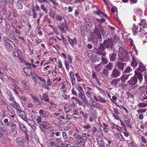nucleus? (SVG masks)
Instances as JSON below:
<instances>
[{
    "label": "nucleus",
    "mask_w": 147,
    "mask_h": 147,
    "mask_svg": "<svg viewBox=\"0 0 147 147\" xmlns=\"http://www.w3.org/2000/svg\"><path fill=\"white\" fill-rule=\"evenodd\" d=\"M138 79L140 84H141L143 79L142 74L140 72H135L134 76L128 81L129 84L131 85H135L138 82Z\"/></svg>",
    "instance_id": "obj_1"
},
{
    "label": "nucleus",
    "mask_w": 147,
    "mask_h": 147,
    "mask_svg": "<svg viewBox=\"0 0 147 147\" xmlns=\"http://www.w3.org/2000/svg\"><path fill=\"white\" fill-rule=\"evenodd\" d=\"M32 11L30 10H26L25 11V14L30 16H32V18L34 19L37 16V13L36 11H40V7L38 5L36 4L35 5V7L33 5L32 6Z\"/></svg>",
    "instance_id": "obj_2"
},
{
    "label": "nucleus",
    "mask_w": 147,
    "mask_h": 147,
    "mask_svg": "<svg viewBox=\"0 0 147 147\" xmlns=\"http://www.w3.org/2000/svg\"><path fill=\"white\" fill-rule=\"evenodd\" d=\"M25 65L28 67V68H36L38 66V64L39 63V61L37 60L34 62V61L33 59H31L30 60V63L28 62L27 61H24Z\"/></svg>",
    "instance_id": "obj_3"
},
{
    "label": "nucleus",
    "mask_w": 147,
    "mask_h": 147,
    "mask_svg": "<svg viewBox=\"0 0 147 147\" xmlns=\"http://www.w3.org/2000/svg\"><path fill=\"white\" fill-rule=\"evenodd\" d=\"M76 143L74 144L75 147H84L85 146V143L87 141L86 139L82 138V137H78L76 139Z\"/></svg>",
    "instance_id": "obj_4"
},
{
    "label": "nucleus",
    "mask_w": 147,
    "mask_h": 147,
    "mask_svg": "<svg viewBox=\"0 0 147 147\" xmlns=\"http://www.w3.org/2000/svg\"><path fill=\"white\" fill-rule=\"evenodd\" d=\"M139 25L142 29V35H145L147 34L146 30H147V23L145 19L142 20L140 23Z\"/></svg>",
    "instance_id": "obj_5"
},
{
    "label": "nucleus",
    "mask_w": 147,
    "mask_h": 147,
    "mask_svg": "<svg viewBox=\"0 0 147 147\" xmlns=\"http://www.w3.org/2000/svg\"><path fill=\"white\" fill-rule=\"evenodd\" d=\"M103 45L104 47L107 48H110L112 50H113L115 48L113 40L108 39V40H105L103 42Z\"/></svg>",
    "instance_id": "obj_6"
},
{
    "label": "nucleus",
    "mask_w": 147,
    "mask_h": 147,
    "mask_svg": "<svg viewBox=\"0 0 147 147\" xmlns=\"http://www.w3.org/2000/svg\"><path fill=\"white\" fill-rule=\"evenodd\" d=\"M139 24L138 25H136L134 24L133 25V27L132 28V30L134 35H136L140 32L142 35V30Z\"/></svg>",
    "instance_id": "obj_7"
},
{
    "label": "nucleus",
    "mask_w": 147,
    "mask_h": 147,
    "mask_svg": "<svg viewBox=\"0 0 147 147\" xmlns=\"http://www.w3.org/2000/svg\"><path fill=\"white\" fill-rule=\"evenodd\" d=\"M39 127L42 131H44L45 129H48L51 127V124L50 123L46 121H43L42 123L40 125Z\"/></svg>",
    "instance_id": "obj_8"
},
{
    "label": "nucleus",
    "mask_w": 147,
    "mask_h": 147,
    "mask_svg": "<svg viewBox=\"0 0 147 147\" xmlns=\"http://www.w3.org/2000/svg\"><path fill=\"white\" fill-rule=\"evenodd\" d=\"M19 16V14L16 10H13L10 11L7 18V20L9 21L12 20L13 18H17Z\"/></svg>",
    "instance_id": "obj_9"
},
{
    "label": "nucleus",
    "mask_w": 147,
    "mask_h": 147,
    "mask_svg": "<svg viewBox=\"0 0 147 147\" xmlns=\"http://www.w3.org/2000/svg\"><path fill=\"white\" fill-rule=\"evenodd\" d=\"M25 121L33 129L35 130L36 129V124L34 120L27 119L26 120H25Z\"/></svg>",
    "instance_id": "obj_10"
},
{
    "label": "nucleus",
    "mask_w": 147,
    "mask_h": 147,
    "mask_svg": "<svg viewBox=\"0 0 147 147\" xmlns=\"http://www.w3.org/2000/svg\"><path fill=\"white\" fill-rule=\"evenodd\" d=\"M119 53L123 57H125L128 60L129 58V57L128 53L122 47H120L118 50Z\"/></svg>",
    "instance_id": "obj_11"
},
{
    "label": "nucleus",
    "mask_w": 147,
    "mask_h": 147,
    "mask_svg": "<svg viewBox=\"0 0 147 147\" xmlns=\"http://www.w3.org/2000/svg\"><path fill=\"white\" fill-rule=\"evenodd\" d=\"M31 69L26 67L23 68V71L26 76H30L32 74L33 72H34V71H32Z\"/></svg>",
    "instance_id": "obj_12"
},
{
    "label": "nucleus",
    "mask_w": 147,
    "mask_h": 147,
    "mask_svg": "<svg viewBox=\"0 0 147 147\" xmlns=\"http://www.w3.org/2000/svg\"><path fill=\"white\" fill-rule=\"evenodd\" d=\"M112 50L113 51V53H111V54H110L109 55V58L110 61H114L116 58L117 52L115 49Z\"/></svg>",
    "instance_id": "obj_13"
},
{
    "label": "nucleus",
    "mask_w": 147,
    "mask_h": 147,
    "mask_svg": "<svg viewBox=\"0 0 147 147\" xmlns=\"http://www.w3.org/2000/svg\"><path fill=\"white\" fill-rule=\"evenodd\" d=\"M103 31V29L102 25L99 24L97 27L96 26L95 27V30L94 32V33L96 34H99L100 32H102Z\"/></svg>",
    "instance_id": "obj_14"
},
{
    "label": "nucleus",
    "mask_w": 147,
    "mask_h": 147,
    "mask_svg": "<svg viewBox=\"0 0 147 147\" xmlns=\"http://www.w3.org/2000/svg\"><path fill=\"white\" fill-rule=\"evenodd\" d=\"M22 85L25 90H29L30 86L29 83L26 80H23L22 81Z\"/></svg>",
    "instance_id": "obj_15"
},
{
    "label": "nucleus",
    "mask_w": 147,
    "mask_h": 147,
    "mask_svg": "<svg viewBox=\"0 0 147 147\" xmlns=\"http://www.w3.org/2000/svg\"><path fill=\"white\" fill-rule=\"evenodd\" d=\"M84 21V24L86 28H89L92 26V23L90 19L88 18H85Z\"/></svg>",
    "instance_id": "obj_16"
},
{
    "label": "nucleus",
    "mask_w": 147,
    "mask_h": 147,
    "mask_svg": "<svg viewBox=\"0 0 147 147\" xmlns=\"http://www.w3.org/2000/svg\"><path fill=\"white\" fill-rule=\"evenodd\" d=\"M67 40L71 46L72 47H74V45L76 44L77 43V40L76 38H74L72 39L69 36H68Z\"/></svg>",
    "instance_id": "obj_17"
},
{
    "label": "nucleus",
    "mask_w": 147,
    "mask_h": 147,
    "mask_svg": "<svg viewBox=\"0 0 147 147\" xmlns=\"http://www.w3.org/2000/svg\"><path fill=\"white\" fill-rule=\"evenodd\" d=\"M96 140L99 147H105L104 142L102 138L100 137L96 138Z\"/></svg>",
    "instance_id": "obj_18"
},
{
    "label": "nucleus",
    "mask_w": 147,
    "mask_h": 147,
    "mask_svg": "<svg viewBox=\"0 0 147 147\" xmlns=\"http://www.w3.org/2000/svg\"><path fill=\"white\" fill-rule=\"evenodd\" d=\"M18 112V115L25 121V120H26L27 119V117L25 112L22 109Z\"/></svg>",
    "instance_id": "obj_19"
},
{
    "label": "nucleus",
    "mask_w": 147,
    "mask_h": 147,
    "mask_svg": "<svg viewBox=\"0 0 147 147\" xmlns=\"http://www.w3.org/2000/svg\"><path fill=\"white\" fill-rule=\"evenodd\" d=\"M11 103V105L15 108L18 111H20L22 110L21 107L19 104L15 101H13Z\"/></svg>",
    "instance_id": "obj_20"
},
{
    "label": "nucleus",
    "mask_w": 147,
    "mask_h": 147,
    "mask_svg": "<svg viewBox=\"0 0 147 147\" xmlns=\"http://www.w3.org/2000/svg\"><path fill=\"white\" fill-rule=\"evenodd\" d=\"M62 137L63 139L65 141L69 143H71L72 140L68 137L66 133L65 132H62Z\"/></svg>",
    "instance_id": "obj_21"
},
{
    "label": "nucleus",
    "mask_w": 147,
    "mask_h": 147,
    "mask_svg": "<svg viewBox=\"0 0 147 147\" xmlns=\"http://www.w3.org/2000/svg\"><path fill=\"white\" fill-rule=\"evenodd\" d=\"M119 74L120 72L119 70L115 68L113 70L111 76L112 78H116L119 76Z\"/></svg>",
    "instance_id": "obj_22"
},
{
    "label": "nucleus",
    "mask_w": 147,
    "mask_h": 147,
    "mask_svg": "<svg viewBox=\"0 0 147 147\" xmlns=\"http://www.w3.org/2000/svg\"><path fill=\"white\" fill-rule=\"evenodd\" d=\"M39 113L41 117H46L49 116L48 112L44 111L42 109H40L39 111Z\"/></svg>",
    "instance_id": "obj_23"
},
{
    "label": "nucleus",
    "mask_w": 147,
    "mask_h": 147,
    "mask_svg": "<svg viewBox=\"0 0 147 147\" xmlns=\"http://www.w3.org/2000/svg\"><path fill=\"white\" fill-rule=\"evenodd\" d=\"M20 99L23 106H25L28 102L29 99L26 97H21Z\"/></svg>",
    "instance_id": "obj_24"
},
{
    "label": "nucleus",
    "mask_w": 147,
    "mask_h": 147,
    "mask_svg": "<svg viewBox=\"0 0 147 147\" xmlns=\"http://www.w3.org/2000/svg\"><path fill=\"white\" fill-rule=\"evenodd\" d=\"M117 66L118 69L121 70H123L125 65H126V63H123L121 61H117Z\"/></svg>",
    "instance_id": "obj_25"
},
{
    "label": "nucleus",
    "mask_w": 147,
    "mask_h": 147,
    "mask_svg": "<svg viewBox=\"0 0 147 147\" xmlns=\"http://www.w3.org/2000/svg\"><path fill=\"white\" fill-rule=\"evenodd\" d=\"M38 76L36 74L35 72H33V74L31 75V77L32 79L34 80V82L35 85H36V84L38 82Z\"/></svg>",
    "instance_id": "obj_26"
},
{
    "label": "nucleus",
    "mask_w": 147,
    "mask_h": 147,
    "mask_svg": "<svg viewBox=\"0 0 147 147\" xmlns=\"http://www.w3.org/2000/svg\"><path fill=\"white\" fill-rule=\"evenodd\" d=\"M79 97L82 100L83 103L86 102L87 99L86 98L84 92L79 93L78 94Z\"/></svg>",
    "instance_id": "obj_27"
},
{
    "label": "nucleus",
    "mask_w": 147,
    "mask_h": 147,
    "mask_svg": "<svg viewBox=\"0 0 147 147\" xmlns=\"http://www.w3.org/2000/svg\"><path fill=\"white\" fill-rule=\"evenodd\" d=\"M105 54H102V57L101 58V62L100 63L101 64H107L108 62V60H107V58L105 56Z\"/></svg>",
    "instance_id": "obj_28"
},
{
    "label": "nucleus",
    "mask_w": 147,
    "mask_h": 147,
    "mask_svg": "<svg viewBox=\"0 0 147 147\" xmlns=\"http://www.w3.org/2000/svg\"><path fill=\"white\" fill-rule=\"evenodd\" d=\"M47 22L48 23L50 24L52 23V22L51 19L49 18L48 16L47 15L43 17V22Z\"/></svg>",
    "instance_id": "obj_29"
},
{
    "label": "nucleus",
    "mask_w": 147,
    "mask_h": 147,
    "mask_svg": "<svg viewBox=\"0 0 147 147\" xmlns=\"http://www.w3.org/2000/svg\"><path fill=\"white\" fill-rule=\"evenodd\" d=\"M146 70L145 66L141 62L139 63V65L138 68V70L141 72H142Z\"/></svg>",
    "instance_id": "obj_30"
},
{
    "label": "nucleus",
    "mask_w": 147,
    "mask_h": 147,
    "mask_svg": "<svg viewBox=\"0 0 147 147\" xmlns=\"http://www.w3.org/2000/svg\"><path fill=\"white\" fill-rule=\"evenodd\" d=\"M11 43L6 42L5 43L4 46L5 48L8 50H10L13 48V47L11 44Z\"/></svg>",
    "instance_id": "obj_31"
},
{
    "label": "nucleus",
    "mask_w": 147,
    "mask_h": 147,
    "mask_svg": "<svg viewBox=\"0 0 147 147\" xmlns=\"http://www.w3.org/2000/svg\"><path fill=\"white\" fill-rule=\"evenodd\" d=\"M21 139L20 140H21L22 143L24 144V143L27 141L28 142L29 141V136L28 134H26L25 136V138H23L22 137H21Z\"/></svg>",
    "instance_id": "obj_32"
},
{
    "label": "nucleus",
    "mask_w": 147,
    "mask_h": 147,
    "mask_svg": "<svg viewBox=\"0 0 147 147\" xmlns=\"http://www.w3.org/2000/svg\"><path fill=\"white\" fill-rule=\"evenodd\" d=\"M19 125L21 131L26 133H27L28 130L24 125L21 123L19 124Z\"/></svg>",
    "instance_id": "obj_33"
},
{
    "label": "nucleus",
    "mask_w": 147,
    "mask_h": 147,
    "mask_svg": "<svg viewBox=\"0 0 147 147\" xmlns=\"http://www.w3.org/2000/svg\"><path fill=\"white\" fill-rule=\"evenodd\" d=\"M7 94V97L10 101L12 102H13V101H15L14 100V98L10 92V91L9 92H8Z\"/></svg>",
    "instance_id": "obj_34"
},
{
    "label": "nucleus",
    "mask_w": 147,
    "mask_h": 147,
    "mask_svg": "<svg viewBox=\"0 0 147 147\" xmlns=\"http://www.w3.org/2000/svg\"><path fill=\"white\" fill-rule=\"evenodd\" d=\"M120 80L119 79H116L113 80L111 82V84L112 86H113L115 87H117V85L119 84Z\"/></svg>",
    "instance_id": "obj_35"
},
{
    "label": "nucleus",
    "mask_w": 147,
    "mask_h": 147,
    "mask_svg": "<svg viewBox=\"0 0 147 147\" xmlns=\"http://www.w3.org/2000/svg\"><path fill=\"white\" fill-rule=\"evenodd\" d=\"M92 39L94 45H97L98 44L97 36L95 35L93 36Z\"/></svg>",
    "instance_id": "obj_36"
},
{
    "label": "nucleus",
    "mask_w": 147,
    "mask_h": 147,
    "mask_svg": "<svg viewBox=\"0 0 147 147\" xmlns=\"http://www.w3.org/2000/svg\"><path fill=\"white\" fill-rule=\"evenodd\" d=\"M58 26V29H59L63 33H65L66 31L64 29V24L63 23L61 24Z\"/></svg>",
    "instance_id": "obj_37"
},
{
    "label": "nucleus",
    "mask_w": 147,
    "mask_h": 147,
    "mask_svg": "<svg viewBox=\"0 0 147 147\" xmlns=\"http://www.w3.org/2000/svg\"><path fill=\"white\" fill-rule=\"evenodd\" d=\"M128 76L126 75H123L121 77V85L125 83L126 80L127 79Z\"/></svg>",
    "instance_id": "obj_38"
},
{
    "label": "nucleus",
    "mask_w": 147,
    "mask_h": 147,
    "mask_svg": "<svg viewBox=\"0 0 147 147\" xmlns=\"http://www.w3.org/2000/svg\"><path fill=\"white\" fill-rule=\"evenodd\" d=\"M78 111L77 110H75L73 111V113L72 114V117L77 119L80 118V116L77 113Z\"/></svg>",
    "instance_id": "obj_39"
},
{
    "label": "nucleus",
    "mask_w": 147,
    "mask_h": 147,
    "mask_svg": "<svg viewBox=\"0 0 147 147\" xmlns=\"http://www.w3.org/2000/svg\"><path fill=\"white\" fill-rule=\"evenodd\" d=\"M30 95L31 96V98L37 102L36 103L37 105H39L40 104L39 99L38 98L32 94H30Z\"/></svg>",
    "instance_id": "obj_40"
},
{
    "label": "nucleus",
    "mask_w": 147,
    "mask_h": 147,
    "mask_svg": "<svg viewBox=\"0 0 147 147\" xmlns=\"http://www.w3.org/2000/svg\"><path fill=\"white\" fill-rule=\"evenodd\" d=\"M7 108L9 112L11 115H13L15 113V111L13 108L9 105H7Z\"/></svg>",
    "instance_id": "obj_41"
},
{
    "label": "nucleus",
    "mask_w": 147,
    "mask_h": 147,
    "mask_svg": "<svg viewBox=\"0 0 147 147\" xmlns=\"http://www.w3.org/2000/svg\"><path fill=\"white\" fill-rule=\"evenodd\" d=\"M16 35L13 31H10L9 33L10 37L12 40H17L16 37Z\"/></svg>",
    "instance_id": "obj_42"
},
{
    "label": "nucleus",
    "mask_w": 147,
    "mask_h": 147,
    "mask_svg": "<svg viewBox=\"0 0 147 147\" xmlns=\"http://www.w3.org/2000/svg\"><path fill=\"white\" fill-rule=\"evenodd\" d=\"M6 130L5 125L3 124V123H0V131L5 132Z\"/></svg>",
    "instance_id": "obj_43"
},
{
    "label": "nucleus",
    "mask_w": 147,
    "mask_h": 147,
    "mask_svg": "<svg viewBox=\"0 0 147 147\" xmlns=\"http://www.w3.org/2000/svg\"><path fill=\"white\" fill-rule=\"evenodd\" d=\"M11 25L13 28H17L18 25V21L16 19H14L12 21L11 23Z\"/></svg>",
    "instance_id": "obj_44"
},
{
    "label": "nucleus",
    "mask_w": 147,
    "mask_h": 147,
    "mask_svg": "<svg viewBox=\"0 0 147 147\" xmlns=\"http://www.w3.org/2000/svg\"><path fill=\"white\" fill-rule=\"evenodd\" d=\"M0 16L2 18H6L7 16V13L5 10L2 9L0 11Z\"/></svg>",
    "instance_id": "obj_45"
},
{
    "label": "nucleus",
    "mask_w": 147,
    "mask_h": 147,
    "mask_svg": "<svg viewBox=\"0 0 147 147\" xmlns=\"http://www.w3.org/2000/svg\"><path fill=\"white\" fill-rule=\"evenodd\" d=\"M43 99L45 101L47 102H49V98H48V96L47 93H45L42 95Z\"/></svg>",
    "instance_id": "obj_46"
},
{
    "label": "nucleus",
    "mask_w": 147,
    "mask_h": 147,
    "mask_svg": "<svg viewBox=\"0 0 147 147\" xmlns=\"http://www.w3.org/2000/svg\"><path fill=\"white\" fill-rule=\"evenodd\" d=\"M105 47L103 45L101 44L98 48V51L100 53L102 52L105 50Z\"/></svg>",
    "instance_id": "obj_47"
},
{
    "label": "nucleus",
    "mask_w": 147,
    "mask_h": 147,
    "mask_svg": "<svg viewBox=\"0 0 147 147\" xmlns=\"http://www.w3.org/2000/svg\"><path fill=\"white\" fill-rule=\"evenodd\" d=\"M101 63H100L94 66V69L97 72L100 71L102 69V67L101 66Z\"/></svg>",
    "instance_id": "obj_48"
},
{
    "label": "nucleus",
    "mask_w": 147,
    "mask_h": 147,
    "mask_svg": "<svg viewBox=\"0 0 147 147\" xmlns=\"http://www.w3.org/2000/svg\"><path fill=\"white\" fill-rule=\"evenodd\" d=\"M13 56L15 57H19L20 56L18 50L17 49H15L13 52Z\"/></svg>",
    "instance_id": "obj_49"
},
{
    "label": "nucleus",
    "mask_w": 147,
    "mask_h": 147,
    "mask_svg": "<svg viewBox=\"0 0 147 147\" xmlns=\"http://www.w3.org/2000/svg\"><path fill=\"white\" fill-rule=\"evenodd\" d=\"M138 62L134 57H133L132 61L131 63V65L133 67H136L138 65Z\"/></svg>",
    "instance_id": "obj_50"
},
{
    "label": "nucleus",
    "mask_w": 147,
    "mask_h": 147,
    "mask_svg": "<svg viewBox=\"0 0 147 147\" xmlns=\"http://www.w3.org/2000/svg\"><path fill=\"white\" fill-rule=\"evenodd\" d=\"M97 97L98 98V102L102 103H105L106 102V100L104 98H103L100 95L98 96Z\"/></svg>",
    "instance_id": "obj_51"
},
{
    "label": "nucleus",
    "mask_w": 147,
    "mask_h": 147,
    "mask_svg": "<svg viewBox=\"0 0 147 147\" xmlns=\"http://www.w3.org/2000/svg\"><path fill=\"white\" fill-rule=\"evenodd\" d=\"M124 121L127 127H129V128L131 129L132 128V124L130 123V121L129 119L125 120H124Z\"/></svg>",
    "instance_id": "obj_52"
},
{
    "label": "nucleus",
    "mask_w": 147,
    "mask_h": 147,
    "mask_svg": "<svg viewBox=\"0 0 147 147\" xmlns=\"http://www.w3.org/2000/svg\"><path fill=\"white\" fill-rule=\"evenodd\" d=\"M97 129L95 126H93L90 128V129L89 130L90 133H92V134H94V133L97 131Z\"/></svg>",
    "instance_id": "obj_53"
},
{
    "label": "nucleus",
    "mask_w": 147,
    "mask_h": 147,
    "mask_svg": "<svg viewBox=\"0 0 147 147\" xmlns=\"http://www.w3.org/2000/svg\"><path fill=\"white\" fill-rule=\"evenodd\" d=\"M71 108L69 105H66L64 106V110L65 112L67 113L71 110Z\"/></svg>",
    "instance_id": "obj_54"
},
{
    "label": "nucleus",
    "mask_w": 147,
    "mask_h": 147,
    "mask_svg": "<svg viewBox=\"0 0 147 147\" xmlns=\"http://www.w3.org/2000/svg\"><path fill=\"white\" fill-rule=\"evenodd\" d=\"M147 110V109L146 108L142 109L139 108L137 110V111L138 113H144Z\"/></svg>",
    "instance_id": "obj_55"
},
{
    "label": "nucleus",
    "mask_w": 147,
    "mask_h": 147,
    "mask_svg": "<svg viewBox=\"0 0 147 147\" xmlns=\"http://www.w3.org/2000/svg\"><path fill=\"white\" fill-rule=\"evenodd\" d=\"M63 63L66 67V69L68 71L69 68V65L68 61L66 60H65Z\"/></svg>",
    "instance_id": "obj_56"
},
{
    "label": "nucleus",
    "mask_w": 147,
    "mask_h": 147,
    "mask_svg": "<svg viewBox=\"0 0 147 147\" xmlns=\"http://www.w3.org/2000/svg\"><path fill=\"white\" fill-rule=\"evenodd\" d=\"M138 105L139 107H145L147 106V103L144 102H141Z\"/></svg>",
    "instance_id": "obj_57"
},
{
    "label": "nucleus",
    "mask_w": 147,
    "mask_h": 147,
    "mask_svg": "<svg viewBox=\"0 0 147 147\" xmlns=\"http://www.w3.org/2000/svg\"><path fill=\"white\" fill-rule=\"evenodd\" d=\"M40 7L42 10L45 12L46 13H47L48 12L47 9L45 7V6L43 5H40Z\"/></svg>",
    "instance_id": "obj_58"
},
{
    "label": "nucleus",
    "mask_w": 147,
    "mask_h": 147,
    "mask_svg": "<svg viewBox=\"0 0 147 147\" xmlns=\"http://www.w3.org/2000/svg\"><path fill=\"white\" fill-rule=\"evenodd\" d=\"M9 134L10 135L13 136L16 135L17 133V131L16 129H14L11 130Z\"/></svg>",
    "instance_id": "obj_59"
},
{
    "label": "nucleus",
    "mask_w": 147,
    "mask_h": 147,
    "mask_svg": "<svg viewBox=\"0 0 147 147\" xmlns=\"http://www.w3.org/2000/svg\"><path fill=\"white\" fill-rule=\"evenodd\" d=\"M92 104L93 106L97 109H99L101 108V107L99 105V103L96 102L94 101Z\"/></svg>",
    "instance_id": "obj_60"
},
{
    "label": "nucleus",
    "mask_w": 147,
    "mask_h": 147,
    "mask_svg": "<svg viewBox=\"0 0 147 147\" xmlns=\"http://www.w3.org/2000/svg\"><path fill=\"white\" fill-rule=\"evenodd\" d=\"M11 125L9 129V130L15 129L16 128V125L14 122H12Z\"/></svg>",
    "instance_id": "obj_61"
},
{
    "label": "nucleus",
    "mask_w": 147,
    "mask_h": 147,
    "mask_svg": "<svg viewBox=\"0 0 147 147\" xmlns=\"http://www.w3.org/2000/svg\"><path fill=\"white\" fill-rule=\"evenodd\" d=\"M28 43L27 44L28 48L32 47L33 48L34 44H33L32 42L29 40H28Z\"/></svg>",
    "instance_id": "obj_62"
},
{
    "label": "nucleus",
    "mask_w": 147,
    "mask_h": 147,
    "mask_svg": "<svg viewBox=\"0 0 147 147\" xmlns=\"http://www.w3.org/2000/svg\"><path fill=\"white\" fill-rule=\"evenodd\" d=\"M113 66V65L112 63L110 62L108 64L106 65L105 67L109 70H111Z\"/></svg>",
    "instance_id": "obj_63"
},
{
    "label": "nucleus",
    "mask_w": 147,
    "mask_h": 147,
    "mask_svg": "<svg viewBox=\"0 0 147 147\" xmlns=\"http://www.w3.org/2000/svg\"><path fill=\"white\" fill-rule=\"evenodd\" d=\"M132 70L131 67L129 66H128L125 69L124 72L125 73H129Z\"/></svg>",
    "instance_id": "obj_64"
}]
</instances>
